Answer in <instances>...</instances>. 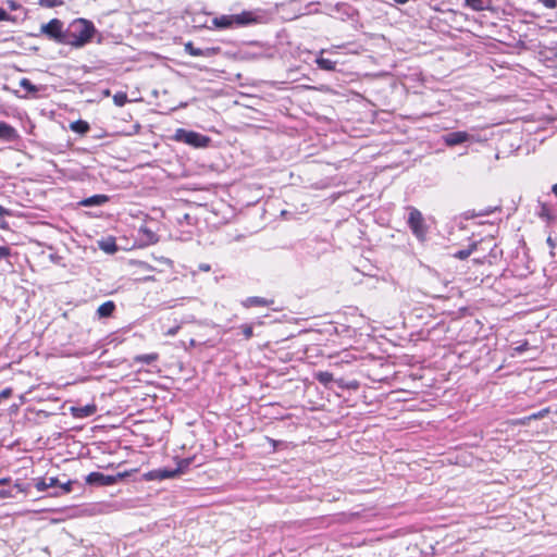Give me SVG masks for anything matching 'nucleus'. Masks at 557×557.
Returning a JSON list of instances; mask_svg holds the SVG:
<instances>
[{
    "label": "nucleus",
    "instance_id": "2f4dec72",
    "mask_svg": "<svg viewBox=\"0 0 557 557\" xmlns=\"http://www.w3.org/2000/svg\"><path fill=\"white\" fill-rule=\"evenodd\" d=\"M547 9H555L557 7V0H537Z\"/></svg>",
    "mask_w": 557,
    "mask_h": 557
},
{
    "label": "nucleus",
    "instance_id": "6e6552de",
    "mask_svg": "<svg viewBox=\"0 0 557 557\" xmlns=\"http://www.w3.org/2000/svg\"><path fill=\"white\" fill-rule=\"evenodd\" d=\"M146 476L149 480L162 481V480H165V479H173V478H176L178 475H177V473L175 471V468L174 469L160 468V469H154V470L149 471L146 474Z\"/></svg>",
    "mask_w": 557,
    "mask_h": 557
},
{
    "label": "nucleus",
    "instance_id": "1a4fd4ad",
    "mask_svg": "<svg viewBox=\"0 0 557 557\" xmlns=\"http://www.w3.org/2000/svg\"><path fill=\"white\" fill-rule=\"evenodd\" d=\"M59 484V479L54 476L50 478H36L33 479V485L38 492H45L48 488L57 490V485Z\"/></svg>",
    "mask_w": 557,
    "mask_h": 557
},
{
    "label": "nucleus",
    "instance_id": "de8ad7c7",
    "mask_svg": "<svg viewBox=\"0 0 557 557\" xmlns=\"http://www.w3.org/2000/svg\"><path fill=\"white\" fill-rule=\"evenodd\" d=\"M268 441L275 447L276 446V441L275 440H272V438H268Z\"/></svg>",
    "mask_w": 557,
    "mask_h": 557
},
{
    "label": "nucleus",
    "instance_id": "4468645a",
    "mask_svg": "<svg viewBox=\"0 0 557 557\" xmlns=\"http://www.w3.org/2000/svg\"><path fill=\"white\" fill-rule=\"evenodd\" d=\"M115 308L114 301L108 300L98 307L97 315L99 319L110 318L113 315Z\"/></svg>",
    "mask_w": 557,
    "mask_h": 557
},
{
    "label": "nucleus",
    "instance_id": "412c9836",
    "mask_svg": "<svg viewBox=\"0 0 557 557\" xmlns=\"http://www.w3.org/2000/svg\"><path fill=\"white\" fill-rule=\"evenodd\" d=\"M314 377L325 386L334 381L333 374L327 371H319L314 374Z\"/></svg>",
    "mask_w": 557,
    "mask_h": 557
},
{
    "label": "nucleus",
    "instance_id": "f3484780",
    "mask_svg": "<svg viewBox=\"0 0 557 557\" xmlns=\"http://www.w3.org/2000/svg\"><path fill=\"white\" fill-rule=\"evenodd\" d=\"M159 359V354L151 352V354H144V355H136L133 358L134 363H145V364H151L156 362Z\"/></svg>",
    "mask_w": 557,
    "mask_h": 557
},
{
    "label": "nucleus",
    "instance_id": "ddd939ff",
    "mask_svg": "<svg viewBox=\"0 0 557 557\" xmlns=\"http://www.w3.org/2000/svg\"><path fill=\"white\" fill-rule=\"evenodd\" d=\"M212 23L215 27L221 29L231 28L235 26L234 14L216 16L212 20Z\"/></svg>",
    "mask_w": 557,
    "mask_h": 557
},
{
    "label": "nucleus",
    "instance_id": "7c9ffc66",
    "mask_svg": "<svg viewBox=\"0 0 557 557\" xmlns=\"http://www.w3.org/2000/svg\"><path fill=\"white\" fill-rule=\"evenodd\" d=\"M530 421H531V418H530V416H528V417H524V418L512 420L511 424L512 425H525Z\"/></svg>",
    "mask_w": 557,
    "mask_h": 557
},
{
    "label": "nucleus",
    "instance_id": "39448f33",
    "mask_svg": "<svg viewBox=\"0 0 557 557\" xmlns=\"http://www.w3.org/2000/svg\"><path fill=\"white\" fill-rule=\"evenodd\" d=\"M124 475L122 473H117L116 475H107L101 472H91L86 476V482L90 485L97 486H110L115 483Z\"/></svg>",
    "mask_w": 557,
    "mask_h": 557
},
{
    "label": "nucleus",
    "instance_id": "2eb2a0df",
    "mask_svg": "<svg viewBox=\"0 0 557 557\" xmlns=\"http://www.w3.org/2000/svg\"><path fill=\"white\" fill-rule=\"evenodd\" d=\"M235 26L249 25L256 21L253 13L249 11H243L239 14H234Z\"/></svg>",
    "mask_w": 557,
    "mask_h": 557
},
{
    "label": "nucleus",
    "instance_id": "a878e982",
    "mask_svg": "<svg viewBox=\"0 0 557 557\" xmlns=\"http://www.w3.org/2000/svg\"><path fill=\"white\" fill-rule=\"evenodd\" d=\"M245 339H250L253 336V329L251 324H242L238 326Z\"/></svg>",
    "mask_w": 557,
    "mask_h": 557
},
{
    "label": "nucleus",
    "instance_id": "473e14b6",
    "mask_svg": "<svg viewBox=\"0 0 557 557\" xmlns=\"http://www.w3.org/2000/svg\"><path fill=\"white\" fill-rule=\"evenodd\" d=\"M0 21H12V22H14L15 18H13L4 9L0 8Z\"/></svg>",
    "mask_w": 557,
    "mask_h": 557
},
{
    "label": "nucleus",
    "instance_id": "bb28decb",
    "mask_svg": "<svg viewBox=\"0 0 557 557\" xmlns=\"http://www.w3.org/2000/svg\"><path fill=\"white\" fill-rule=\"evenodd\" d=\"M38 3L45 8H55L64 4V0H38Z\"/></svg>",
    "mask_w": 557,
    "mask_h": 557
},
{
    "label": "nucleus",
    "instance_id": "4be33fe9",
    "mask_svg": "<svg viewBox=\"0 0 557 557\" xmlns=\"http://www.w3.org/2000/svg\"><path fill=\"white\" fill-rule=\"evenodd\" d=\"M99 247L101 250H103L107 253H114L117 250L116 244L114 240H106L100 242Z\"/></svg>",
    "mask_w": 557,
    "mask_h": 557
},
{
    "label": "nucleus",
    "instance_id": "b1692460",
    "mask_svg": "<svg viewBox=\"0 0 557 557\" xmlns=\"http://www.w3.org/2000/svg\"><path fill=\"white\" fill-rule=\"evenodd\" d=\"M20 86L30 94H35L39 90L37 86H35L28 78H22L20 81Z\"/></svg>",
    "mask_w": 557,
    "mask_h": 557
},
{
    "label": "nucleus",
    "instance_id": "49530a36",
    "mask_svg": "<svg viewBox=\"0 0 557 557\" xmlns=\"http://www.w3.org/2000/svg\"><path fill=\"white\" fill-rule=\"evenodd\" d=\"M396 3L398 4H405L407 3L409 0H394Z\"/></svg>",
    "mask_w": 557,
    "mask_h": 557
},
{
    "label": "nucleus",
    "instance_id": "9b49d317",
    "mask_svg": "<svg viewBox=\"0 0 557 557\" xmlns=\"http://www.w3.org/2000/svg\"><path fill=\"white\" fill-rule=\"evenodd\" d=\"M274 301L269 300L263 297L252 296L248 297L245 300L242 301V306L245 308H251V307H268L272 305Z\"/></svg>",
    "mask_w": 557,
    "mask_h": 557
},
{
    "label": "nucleus",
    "instance_id": "20e7f679",
    "mask_svg": "<svg viewBox=\"0 0 557 557\" xmlns=\"http://www.w3.org/2000/svg\"><path fill=\"white\" fill-rule=\"evenodd\" d=\"M408 225L412 234L420 240H424L428 232V227L424 223L422 213L414 207H408Z\"/></svg>",
    "mask_w": 557,
    "mask_h": 557
},
{
    "label": "nucleus",
    "instance_id": "7ed1b4c3",
    "mask_svg": "<svg viewBox=\"0 0 557 557\" xmlns=\"http://www.w3.org/2000/svg\"><path fill=\"white\" fill-rule=\"evenodd\" d=\"M173 138L176 141H181L187 144L194 148H205L208 147L211 139L210 137L202 135L200 133L194 131H187L184 128H177Z\"/></svg>",
    "mask_w": 557,
    "mask_h": 557
},
{
    "label": "nucleus",
    "instance_id": "f03ea898",
    "mask_svg": "<svg viewBox=\"0 0 557 557\" xmlns=\"http://www.w3.org/2000/svg\"><path fill=\"white\" fill-rule=\"evenodd\" d=\"M64 24L59 18H52L48 23L40 26L39 35H44L47 39L57 44L65 45L66 29L63 28Z\"/></svg>",
    "mask_w": 557,
    "mask_h": 557
},
{
    "label": "nucleus",
    "instance_id": "e433bc0d",
    "mask_svg": "<svg viewBox=\"0 0 557 557\" xmlns=\"http://www.w3.org/2000/svg\"><path fill=\"white\" fill-rule=\"evenodd\" d=\"M496 211H498V212H500V211H502L500 206H498V205H497V206H493V207H492V206H490V210H488V213H490V214H492V213H494V212H496Z\"/></svg>",
    "mask_w": 557,
    "mask_h": 557
},
{
    "label": "nucleus",
    "instance_id": "5701e85b",
    "mask_svg": "<svg viewBox=\"0 0 557 557\" xmlns=\"http://www.w3.org/2000/svg\"><path fill=\"white\" fill-rule=\"evenodd\" d=\"M185 51L187 53H189L190 55L193 57H205V55H208L207 53H205V51L200 48H197L193 45V42H187L185 45Z\"/></svg>",
    "mask_w": 557,
    "mask_h": 557
},
{
    "label": "nucleus",
    "instance_id": "a19ab883",
    "mask_svg": "<svg viewBox=\"0 0 557 557\" xmlns=\"http://www.w3.org/2000/svg\"><path fill=\"white\" fill-rule=\"evenodd\" d=\"M210 269H211V267L209 264L202 263L199 265V270L205 271V272L210 271Z\"/></svg>",
    "mask_w": 557,
    "mask_h": 557
},
{
    "label": "nucleus",
    "instance_id": "a211bd4d",
    "mask_svg": "<svg viewBox=\"0 0 557 557\" xmlns=\"http://www.w3.org/2000/svg\"><path fill=\"white\" fill-rule=\"evenodd\" d=\"M70 128L79 135H85L90 129V126L86 121L77 120L70 124Z\"/></svg>",
    "mask_w": 557,
    "mask_h": 557
},
{
    "label": "nucleus",
    "instance_id": "c9c22d12",
    "mask_svg": "<svg viewBox=\"0 0 557 557\" xmlns=\"http://www.w3.org/2000/svg\"><path fill=\"white\" fill-rule=\"evenodd\" d=\"M178 330H180L178 325L177 326H173V327L169 329L165 332V335H168V336H175L177 334Z\"/></svg>",
    "mask_w": 557,
    "mask_h": 557
},
{
    "label": "nucleus",
    "instance_id": "c756f323",
    "mask_svg": "<svg viewBox=\"0 0 557 557\" xmlns=\"http://www.w3.org/2000/svg\"><path fill=\"white\" fill-rule=\"evenodd\" d=\"M528 349H529V343H528L527 341H524L522 344H520V345L516 346V347L513 348V351H515L516 354H521V352H523V351H527Z\"/></svg>",
    "mask_w": 557,
    "mask_h": 557
},
{
    "label": "nucleus",
    "instance_id": "ea45409f",
    "mask_svg": "<svg viewBox=\"0 0 557 557\" xmlns=\"http://www.w3.org/2000/svg\"><path fill=\"white\" fill-rule=\"evenodd\" d=\"M10 210L5 209L4 207L0 206V216L9 215Z\"/></svg>",
    "mask_w": 557,
    "mask_h": 557
},
{
    "label": "nucleus",
    "instance_id": "37998d69",
    "mask_svg": "<svg viewBox=\"0 0 557 557\" xmlns=\"http://www.w3.org/2000/svg\"><path fill=\"white\" fill-rule=\"evenodd\" d=\"M0 227L3 230L8 228V223L4 220L0 219Z\"/></svg>",
    "mask_w": 557,
    "mask_h": 557
},
{
    "label": "nucleus",
    "instance_id": "cd10ccee",
    "mask_svg": "<svg viewBox=\"0 0 557 557\" xmlns=\"http://www.w3.org/2000/svg\"><path fill=\"white\" fill-rule=\"evenodd\" d=\"M466 5L475 11H480L484 9V0H466Z\"/></svg>",
    "mask_w": 557,
    "mask_h": 557
},
{
    "label": "nucleus",
    "instance_id": "c03bdc74",
    "mask_svg": "<svg viewBox=\"0 0 557 557\" xmlns=\"http://www.w3.org/2000/svg\"><path fill=\"white\" fill-rule=\"evenodd\" d=\"M8 496L7 491H0V498H5Z\"/></svg>",
    "mask_w": 557,
    "mask_h": 557
},
{
    "label": "nucleus",
    "instance_id": "6ab92c4d",
    "mask_svg": "<svg viewBox=\"0 0 557 557\" xmlns=\"http://www.w3.org/2000/svg\"><path fill=\"white\" fill-rule=\"evenodd\" d=\"M194 459H195V457H188V458H183V459L177 460V466L175 468L177 475L185 473L189 469Z\"/></svg>",
    "mask_w": 557,
    "mask_h": 557
},
{
    "label": "nucleus",
    "instance_id": "4c0bfd02",
    "mask_svg": "<svg viewBox=\"0 0 557 557\" xmlns=\"http://www.w3.org/2000/svg\"><path fill=\"white\" fill-rule=\"evenodd\" d=\"M11 395V389L10 388H5L3 389L1 393H0V397L2 398H7Z\"/></svg>",
    "mask_w": 557,
    "mask_h": 557
},
{
    "label": "nucleus",
    "instance_id": "c85d7f7f",
    "mask_svg": "<svg viewBox=\"0 0 557 557\" xmlns=\"http://www.w3.org/2000/svg\"><path fill=\"white\" fill-rule=\"evenodd\" d=\"M550 412V408L549 407H546V408H543L542 410L535 412V413H532L530 414V418L531 420H539V419H543L545 418L548 413Z\"/></svg>",
    "mask_w": 557,
    "mask_h": 557
},
{
    "label": "nucleus",
    "instance_id": "a18cd8bd",
    "mask_svg": "<svg viewBox=\"0 0 557 557\" xmlns=\"http://www.w3.org/2000/svg\"><path fill=\"white\" fill-rule=\"evenodd\" d=\"M552 191L554 193V195L557 197V184H554L553 187H552Z\"/></svg>",
    "mask_w": 557,
    "mask_h": 557
},
{
    "label": "nucleus",
    "instance_id": "72a5a7b5",
    "mask_svg": "<svg viewBox=\"0 0 557 557\" xmlns=\"http://www.w3.org/2000/svg\"><path fill=\"white\" fill-rule=\"evenodd\" d=\"M11 255V249L8 246H0V259H5Z\"/></svg>",
    "mask_w": 557,
    "mask_h": 557
},
{
    "label": "nucleus",
    "instance_id": "f8f14e48",
    "mask_svg": "<svg viewBox=\"0 0 557 557\" xmlns=\"http://www.w3.org/2000/svg\"><path fill=\"white\" fill-rule=\"evenodd\" d=\"M96 405L76 406L71 408V412L75 418H87L96 412Z\"/></svg>",
    "mask_w": 557,
    "mask_h": 557
},
{
    "label": "nucleus",
    "instance_id": "423d86ee",
    "mask_svg": "<svg viewBox=\"0 0 557 557\" xmlns=\"http://www.w3.org/2000/svg\"><path fill=\"white\" fill-rule=\"evenodd\" d=\"M469 137H470V135L468 133L458 131V132H450V133L445 134L443 136V140L447 146L454 147V146H457V145L468 141Z\"/></svg>",
    "mask_w": 557,
    "mask_h": 557
},
{
    "label": "nucleus",
    "instance_id": "8fccbe9b",
    "mask_svg": "<svg viewBox=\"0 0 557 557\" xmlns=\"http://www.w3.org/2000/svg\"><path fill=\"white\" fill-rule=\"evenodd\" d=\"M5 480L0 481V483L4 482Z\"/></svg>",
    "mask_w": 557,
    "mask_h": 557
},
{
    "label": "nucleus",
    "instance_id": "f704fd0d",
    "mask_svg": "<svg viewBox=\"0 0 557 557\" xmlns=\"http://www.w3.org/2000/svg\"><path fill=\"white\" fill-rule=\"evenodd\" d=\"M8 7H9V9L11 11H15V10L22 8V5L20 3H17L16 1H14V0H9L8 1Z\"/></svg>",
    "mask_w": 557,
    "mask_h": 557
},
{
    "label": "nucleus",
    "instance_id": "58836bf2",
    "mask_svg": "<svg viewBox=\"0 0 557 557\" xmlns=\"http://www.w3.org/2000/svg\"><path fill=\"white\" fill-rule=\"evenodd\" d=\"M547 244L550 246V247H555L557 246V237L555 239H553L552 237H548L547 238Z\"/></svg>",
    "mask_w": 557,
    "mask_h": 557
},
{
    "label": "nucleus",
    "instance_id": "dca6fc26",
    "mask_svg": "<svg viewBox=\"0 0 557 557\" xmlns=\"http://www.w3.org/2000/svg\"><path fill=\"white\" fill-rule=\"evenodd\" d=\"M73 483H75L74 481H66V482H61L59 481V484L57 485V490L52 493H50L49 495L50 496H60V495H65V494H69L72 492V485Z\"/></svg>",
    "mask_w": 557,
    "mask_h": 557
},
{
    "label": "nucleus",
    "instance_id": "f257e3e1",
    "mask_svg": "<svg viewBox=\"0 0 557 557\" xmlns=\"http://www.w3.org/2000/svg\"><path fill=\"white\" fill-rule=\"evenodd\" d=\"M96 33L95 25L86 18L74 20L66 28L65 45L81 48L88 44Z\"/></svg>",
    "mask_w": 557,
    "mask_h": 557
},
{
    "label": "nucleus",
    "instance_id": "393cba45",
    "mask_svg": "<svg viewBox=\"0 0 557 557\" xmlns=\"http://www.w3.org/2000/svg\"><path fill=\"white\" fill-rule=\"evenodd\" d=\"M127 101V94L124 91H119L113 96V102L117 107H123Z\"/></svg>",
    "mask_w": 557,
    "mask_h": 557
},
{
    "label": "nucleus",
    "instance_id": "aec40b11",
    "mask_svg": "<svg viewBox=\"0 0 557 557\" xmlns=\"http://www.w3.org/2000/svg\"><path fill=\"white\" fill-rule=\"evenodd\" d=\"M336 63L337 62L332 61L331 59H325L322 57L317 59V64H318L319 69L325 70V71H334L336 67Z\"/></svg>",
    "mask_w": 557,
    "mask_h": 557
},
{
    "label": "nucleus",
    "instance_id": "09e8293b",
    "mask_svg": "<svg viewBox=\"0 0 557 557\" xmlns=\"http://www.w3.org/2000/svg\"><path fill=\"white\" fill-rule=\"evenodd\" d=\"M337 384H338L339 387H343L344 386L343 380L337 381Z\"/></svg>",
    "mask_w": 557,
    "mask_h": 557
},
{
    "label": "nucleus",
    "instance_id": "0eeeda50",
    "mask_svg": "<svg viewBox=\"0 0 557 557\" xmlns=\"http://www.w3.org/2000/svg\"><path fill=\"white\" fill-rule=\"evenodd\" d=\"M20 135L12 125L7 122H0V139L3 141L12 143L16 141Z\"/></svg>",
    "mask_w": 557,
    "mask_h": 557
},
{
    "label": "nucleus",
    "instance_id": "79ce46f5",
    "mask_svg": "<svg viewBox=\"0 0 557 557\" xmlns=\"http://www.w3.org/2000/svg\"><path fill=\"white\" fill-rule=\"evenodd\" d=\"M468 255H469V252H468V251H465V250H461V251H459V252L457 253V256H458L459 258H461V259H462V258L468 257Z\"/></svg>",
    "mask_w": 557,
    "mask_h": 557
},
{
    "label": "nucleus",
    "instance_id": "9d476101",
    "mask_svg": "<svg viewBox=\"0 0 557 557\" xmlns=\"http://www.w3.org/2000/svg\"><path fill=\"white\" fill-rule=\"evenodd\" d=\"M110 200L107 195H94L87 198H84L78 202L82 207H100L107 203Z\"/></svg>",
    "mask_w": 557,
    "mask_h": 557
}]
</instances>
